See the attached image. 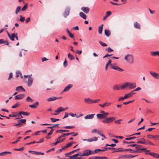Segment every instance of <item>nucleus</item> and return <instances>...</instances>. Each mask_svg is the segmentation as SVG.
<instances>
[{"instance_id": "69168bd1", "label": "nucleus", "mask_w": 159, "mask_h": 159, "mask_svg": "<svg viewBox=\"0 0 159 159\" xmlns=\"http://www.w3.org/2000/svg\"><path fill=\"white\" fill-rule=\"evenodd\" d=\"M21 137H19L18 138V139L17 140H16V141L14 142H12V144H15V143H17L18 141H19V139H21Z\"/></svg>"}, {"instance_id": "aec40b11", "label": "nucleus", "mask_w": 159, "mask_h": 159, "mask_svg": "<svg viewBox=\"0 0 159 159\" xmlns=\"http://www.w3.org/2000/svg\"><path fill=\"white\" fill-rule=\"evenodd\" d=\"M73 86V85L72 84H69L66 86L63 90L62 92H66L68 91Z\"/></svg>"}, {"instance_id": "603ef678", "label": "nucleus", "mask_w": 159, "mask_h": 159, "mask_svg": "<svg viewBox=\"0 0 159 159\" xmlns=\"http://www.w3.org/2000/svg\"><path fill=\"white\" fill-rule=\"evenodd\" d=\"M157 154V153L154 152H151L150 153L149 155L154 157H156Z\"/></svg>"}, {"instance_id": "0e129e2a", "label": "nucleus", "mask_w": 159, "mask_h": 159, "mask_svg": "<svg viewBox=\"0 0 159 159\" xmlns=\"http://www.w3.org/2000/svg\"><path fill=\"white\" fill-rule=\"evenodd\" d=\"M122 120H121V119H120V120H115L114 121V122H115V123L118 124H120V121H121Z\"/></svg>"}, {"instance_id": "e433bc0d", "label": "nucleus", "mask_w": 159, "mask_h": 159, "mask_svg": "<svg viewBox=\"0 0 159 159\" xmlns=\"http://www.w3.org/2000/svg\"><path fill=\"white\" fill-rule=\"evenodd\" d=\"M12 115H9V116L11 117H16L18 116H19V115H18L17 114V112H12Z\"/></svg>"}, {"instance_id": "dca6fc26", "label": "nucleus", "mask_w": 159, "mask_h": 159, "mask_svg": "<svg viewBox=\"0 0 159 159\" xmlns=\"http://www.w3.org/2000/svg\"><path fill=\"white\" fill-rule=\"evenodd\" d=\"M25 95L24 94H20L18 95L15 97V99L16 100L21 99H23Z\"/></svg>"}, {"instance_id": "412c9836", "label": "nucleus", "mask_w": 159, "mask_h": 159, "mask_svg": "<svg viewBox=\"0 0 159 159\" xmlns=\"http://www.w3.org/2000/svg\"><path fill=\"white\" fill-rule=\"evenodd\" d=\"M39 104V103L38 102H36L35 103H33V104L29 105V106L32 108L35 109L37 107Z\"/></svg>"}, {"instance_id": "bf43d9fd", "label": "nucleus", "mask_w": 159, "mask_h": 159, "mask_svg": "<svg viewBox=\"0 0 159 159\" xmlns=\"http://www.w3.org/2000/svg\"><path fill=\"white\" fill-rule=\"evenodd\" d=\"M144 152H145V154L146 155H149L150 153L151 152H150V150H147L146 149L145 150H143Z\"/></svg>"}, {"instance_id": "1a4fd4ad", "label": "nucleus", "mask_w": 159, "mask_h": 159, "mask_svg": "<svg viewBox=\"0 0 159 159\" xmlns=\"http://www.w3.org/2000/svg\"><path fill=\"white\" fill-rule=\"evenodd\" d=\"M81 153H77L74 154L73 156H70V157L71 159H85V158L82 157H80V155H81Z\"/></svg>"}, {"instance_id": "7c9ffc66", "label": "nucleus", "mask_w": 159, "mask_h": 159, "mask_svg": "<svg viewBox=\"0 0 159 159\" xmlns=\"http://www.w3.org/2000/svg\"><path fill=\"white\" fill-rule=\"evenodd\" d=\"M141 141H138L136 143H141L142 144H144L145 143V139L143 138L141 139Z\"/></svg>"}, {"instance_id": "39448f33", "label": "nucleus", "mask_w": 159, "mask_h": 159, "mask_svg": "<svg viewBox=\"0 0 159 159\" xmlns=\"http://www.w3.org/2000/svg\"><path fill=\"white\" fill-rule=\"evenodd\" d=\"M116 119L114 117H111L106 118L102 120V122L106 123H109L111 122Z\"/></svg>"}, {"instance_id": "7ed1b4c3", "label": "nucleus", "mask_w": 159, "mask_h": 159, "mask_svg": "<svg viewBox=\"0 0 159 159\" xmlns=\"http://www.w3.org/2000/svg\"><path fill=\"white\" fill-rule=\"evenodd\" d=\"M125 60L130 63H132L134 61L133 56L131 54H127L125 57Z\"/></svg>"}, {"instance_id": "a18cd8bd", "label": "nucleus", "mask_w": 159, "mask_h": 159, "mask_svg": "<svg viewBox=\"0 0 159 159\" xmlns=\"http://www.w3.org/2000/svg\"><path fill=\"white\" fill-rule=\"evenodd\" d=\"M113 89L114 90H119L120 89H121L120 87V88H118L117 85L115 84L114 85L113 87Z\"/></svg>"}, {"instance_id": "13d9d810", "label": "nucleus", "mask_w": 159, "mask_h": 159, "mask_svg": "<svg viewBox=\"0 0 159 159\" xmlns=\"http://www.w3.org/2000/svg\"><path fill=\"white\" fill-rule=\"evenodd\" d=\"M75 52L76 53H77L79 54H80L82 53V50H72Z\"/></svg>"}, {"instance_id": "c756f323", "label": "nucleus", "mask_w": 159, "mask_h": 159, "mask_svg": "<svg viewBox=\"0 0 159 159\" xmlns=\"http://www.w3.org/2000/svg\"><path fill=\"white\" fill-rule=\"evenodd\" d=\"M103 26V25L102 24L98 27V32L99 34H101L102 33Z\"/></svg>"}, {"instance_id": "72a5a7b5", "label": "nucleus", "mask_w": 159, "mask_h": 159, "mask_svg": "<svg viewBox=\"0 0 159 159\" xmlns=\"http://www.w3.org/2000/svg\"><path fill=\"white\" fill-rule=\"evenodd\" d=\"M19 114H22L24 116H28L30 115V113L28 112L21 111L19 112Z\"/></svg>"}, {"instance_id": "3c124183", "label": "nucleus", "mask_w": 159, "mask_h": 159, "mask_svg": "<svg viewBox=\"0 0 159 159\" xmlns=\"http://www.w3.org/2000/svg\"><path fill=\"white\" fill-rule=\"evenodd\" d=\"M20 9V6H18L16 9L15 14H17L19 12Z\"/></svg>"}, {"instance_id": "6ab92c4d", "label": "nucleus", "mask_w": 159, "mask_h": 159, "mask_svg": "<svg viewBox=\"0 0 159 159\" xmlns=\"http://www.w3.org/2000/svg\"><path fill=\"white\" fill-rule=\"evenodd\" d=\"M135 94V93L134 92H133V91H131L128 93L126 94L125 96L126 99L132 97L133 96V95Z\"/></svg>"}, {"instance_id": "680f3d73", "label": "nucleus", "mask_w": 159, "mask_h": 159, "mask_svg": "<svg viewBox=\"0 0 159 159\" xmlns=\"http://www.w3.org/2000/svg\"><path fill=\"white\" fill-rule=\"evenodd\" d=\"M127 155H121L119 156V158H127Z\"/></svg>"}, {"instance_id": "f704fd0d", "label": "nucleus", "mask_w": 159, "mask_h": 159, "mask_svg": "<svg viewBox=\"0 0 159 159\" xmlns=\"http://www.w3.org/2000/svg\"><path fill=\"white\" fill-rule=\"evenodd\" d=\"M150 53L153 56H159V51L151 52Z\"/></svg>"}, {"instance_id": "58836bf2", "label": "nucleus", "mask_w": 159, "mask_h": 159, "mask_svg": "<svg viewBox=\"0 0 159 159\" xmlns=\"http://www.w3.org/2000/svg\"><path fill=\"white\" fill-rule=\"evenodd\" d=\"M144 144H146V145H154V144L150 142V141L149 140H145V143Z\"/></svg>"}, {"instance_id": "c03bdc74", "label": "nucleus", "mask_w": 159, "mask_h": 159, "mask_svg": "<svg viewBox=\"0 0 159 159\" xmlns=\"http://www.w3.org/2000/svg\"><path fill=\"white\" fill-rule=\"evenodd\" d=\"M20 19L19 20L21 22H23L25 20V18L23 17L21 15L20 16Z\"/></svg>"}, {"instance_id": "de8ad7c7", "label": "nucleus", "mask_w": 159, "mask_h": 159, "mask_svg": "<svg viewBox=\"0 0 159 159\" xmlns=\"http://www.w3.org/2000/svg\"><path fill=\"white\" fill-rule=\"evenodd\" d=\"M153 139L154 140H159V135H154L153 138Z\"/></svg>"}, {"instance_id": "b1692460", "label": "nucleus", "mask_w": 159, "mask_h": 159, "mask_svg": "<svg viewBox=\"0 0 159 159\" xmlns=\"http://www.w3.org/2000/svg\"><path fill=\"white\" fill-rule=\"evenodd\" d=\"M16 90L17 91L25 92V90L22 86H19L17 87Z\"/></svg>"}, {"instance_id": "f257e3e1", "label": "nucleus", "mask_w": 159, "mask_h": 159, "mask_svg": "<svg viewBox=\"0 0 159 159\" xmlns=\"http://www.w3.org/2000/svg\"><path fill=\"white\" fill-rule=\"evenodd\" d=\"M136 84L135 83L126 82L120 86L121 89H124L127 88L133 89L136 88Z\"/></svg>"}, {"instance_id": "a878e982", "label": "nucleus", "mask_w": 159, "mask_h": 159, "mask_svg": "<svg viewBox=\"0 0 159 159\" xmlns=\"http://www.w3.org/2000/svg\"><path fill=\"white\" fill-rule=\"evenodd\" d=\"M85 102L88 104L92 103V100L91 99L88 98H85L84 99Z\"/></svg>"}, {"instance_id": "09e8293b", "label": "nucleus", "mask_w": 159, "mask_h": 159, "mask_svg": "<svg viewBox=\"0 0 159 159\" xmlns=\"http://www.w3.org/2000/svg\"><path fill=\"white\" fill-rule=\"evenodd\" d=\"M72 145V143H70L68 144H67L65 146H64L65 148H69Z\"/></svg>"}, {"instance_id": "4d7b16f0", "label": "nucleus", "mask_w": 159, "mask_h": 159, "mask_svg": "<svg viewBox=\"0 0 159 159\" xmlns=\"http://www.w3.org/2000/svg\"><path fill=\"white\" fill-rule=\"evenodd\" d=\"M99 43L103 47H106L107 46V45L105 43H104L101 41H99Z\"/></svg>"}, {"instance_id": "423d86ee", "label": "nucleus", "mask_w": 159, "mask_h": 159, "mask_svg": "<svg viewBox=\"0 0 159 159\" xmlns=\"http://www.w3.org/2000/svg\"><path fill=\"white\" fill-rule=\"evenodd\" d=\"M116 119L114 117H111L106 118L102 120V122L106 123H109L111 122Z\"/></svg>"}, {"instance_id": "5fc2aeb1", "label": "nucleus", "mask_w": 159, "mask_h": 159, "mask_svg": "<svg viewBox=\"0 0 159 159\" xmlns=\"http://www.w3.org/2000/svg\"><path fill=\"white\" fill-rule=\"evenodd\" d=\"M154 135H151V134H148L147 135V137L148 139H153L154 138Z\"/></svg>"}, {"instance_id": "c9c22d12", "label": "nucleus", "mask_w": 159, "mask_h": 159, "mask_svg": "<svg viewBox=\"0 0 159 159\" xmlns=\"http://www.w3.org/2000/svg\"><path fill=\"white\" fill-rule=\"evenodd\" d=\"M16 77L18 78L19 76H20L21 78H23V77L22 76V75L21 73L19 71H17L16 73Z\"/></svg>"}, {"instance_id": "0eeeda50", "label": "nucleus", "mask_w": 159, "mask_h": 159, "mask_svg": "<svg viewBox=\"0 0 159 159\" xmlns=\"http://www.w3.org/2000/svg\"><path fill=\"white\" fill-rule=\"evenodd\" d=\"M28 77V86H30L32 84L33 82V79L31 77V75H24V78H26Z\"/></svg>"}, {"instance_id": "6e6d98bb", "label": "nucleus", "mask_w": 159, "mask_h": 159, "mask_svg": "<svg viewBox=\"0 0 159 159\" xmlns=\"http://www.w3.org/2000/svg\"><path fill=\"white\" fill-rule=\"evenodd\" d=\"M27 8V4L26 3L24 7L22 8L21 10L22 11H24Z\"/></svg>"}, {"instance_id": "f3484780", "label": "nucleus", "mask_w": 159, "mask_h": 159, "mask_svg": "<svg viewBox=\"0 0 159 159\" xmlns=\"http://www.w3.org/2000/svg\"><path fill=\"white\" fill-rule=\"evenodd\" d=\"M95 115V114H94L88 115L84 116V119H92L93 118Z\"/></svg>"}, {"instance_id": "f8f14e48", "label": "nucleus", "mask_w": 159, "mask_h": 159, "mask_svg": "<svg viewBox=\"0 0 159 159\" xmlns=\"http://www.w3.org/2000/svg\"><path fill=\"white\" fill-rule=\"evenodd\" d=\"M151 75L155 79L159 80V74L155 72H152L151 71L149 72Z\"/></svg>"}, {"instance_id": "49530a36", "label": "nucleus", "mask_w": 159, "mask_h": 159, "mask_svg": "<svg viewBox=\"0 0 159 159\" xmlns=\"http://www.w3.org/2000/svg\"><path fill=\"white\" fill-rule=\"evenodd\" d=\"M26 122V120L25 119H20L19 120L18 122L20 123H22L25 124V122Z\"/></svg>"}, {"instance_id": "a19ab883", "label": "nucleus", "mask_w": 159, "mask_h": 159, "mask_svg": "<svg viewBox=\"0 0 159 159\" xmlns=\"http://www.w3.org/2000/svg\"><path fill=\"white\" fill-rule=\"evenodd\" d=\"M26 101L27 102H32L34 101V100L32 99L29 96L27 97L26 99Z\"/></svg>"}, {"instance_id": "774afa93", "label": "nucleus", "mask_w": 159, "mask_h": 159, "mask_svg": "<svg viewBox=\"0 0 159 159\" xmlns=\"http://www.w3.org/2000/svg\"><path fill=\"white\" fill-rule=\"evenodd\" d=\"M67 65V62L66 61V59H65V61H64L63 63V65L64 67H66Z\"/></svg>"}, {"instance_id": "ddd939ff", "label": "nucleus", "mask_w": 159, "mask_h": 159, "mask_svg": "<svg viewBox=\"0 0 159 159\" xmlns=\"http://www.w3.org/2000/svg\"><path fill=\"white\" fill-rule=\"evenodd\" d=\"M98 137H95L93 138H92L88 139H83V141H87L89 142H91L93 141H96L98 140Z\"/></svg>"}, {"instance_id": "20e7f679", "label": "nucleus", "mask_w": 159, "mask_h": 159, "mask_svg": "<svg viewBox=\"0 0 159 159\" xmlns=\"http://www.w3.org/2000/svg\"><path fill=\"white\" fill-rule=\"evenodd\" d=\"M92 154H93V151H92L90 149H87L84 150L83 151V153L80 155V156L83 157L84 156H88Z\"/></svg>"}, {"instance_id": "8fccbe9b", "label": "nucleus", "mask_w": 159, "mask_h": 159, "mask_svg": "<svg viewBox=\"0 0 159 159\" xmlns=\"http://www.w3.org/2000/svg\"><path fill=\"white\" fill-rule=\"evenodd\" d=\"M50 119L51 121L53 122H55L56 121L59 120V119H55L52 118H50Z\"/></svg>"}, {"instance_id": "338daca9", "label": "nucleus", "mask_w": 159, "mask_h": 159, "mask_svg": "<svg viewBox=\"0 0 159 159\" xmlns=\"http://www.w3.org/2000/svg\"><path fill=\"white\" fill-rule=\"evenodd\" d=\"M126 99L125 96L124 97H120L118 99V101H120L121 100H123Z\"/></svg>"}, {"instance_id": "bb28decb", "label": "nucleus", "mask_w": 159, "mask_h": 159, "mask_svg": "<svg viewBox=\"0 0 159 159\" xmlns=\"http://www.w3.org/2000/svg\"><path fill=\"white\" fill-rule=\"evenodd\" d=\"M104 33L105 34L107 37H109L111 35V32L109 30L105 29L104 30Z\"/></svg>"}, {"instance_id": "37998d69", "label": "nucleus", "mask_w": 159, "mask_h": 159, "mask_svg": "<svg viewBox=\"0 0 159 159\" xmlns=\"http://www.w3.org/2000/svg\"><path fill=\"white\" fill-rule=\"evenodd\" d=\"M68 57L71 60L74 59V57L71 54H70V53H69L68 54Z\"/></svg>"}, {"instance_id": "5701e85b", "label": "nucleus", "mask_w": 159, "mask_h": 159, "mask_svg": "<svg viewBox=\"0 0 159 159\" xmlns=\"http://www.w3.org/2000/svg\"><path fill=\"white\" fill-rule=\"evenodd\" d=\"M81 10L86 14L88 13L89 11V9L88 7H82Z\"/></svg>"}, {"instance_id": "393cba45", "label": "nucleus", "mask_w": 159, "mask_h": 159, "mask_svg": "<svg viewBox=\"0 0 159 159\" xmlns=\"http://www.w3.org/2000/svg\"><path fill=\"white\" fill-rule=\"evenodd\" d=\"M129 151L130 153L136 152V151L135 150H132L131 149H126L124 150H121L118 151L119 152L120 151Z\"/></svg>"}, {"instance_id": "052dcab7", "label": "nucleus", "mask_w": 159, "mask_h": 159, "mask_svg": "<svg viewBox=\"0 0 159 159\" xmlns=\"http://www.w3.org/2000/svg\"><path fill=\"white\" fill-rule=\"evenodd\" d=\"M75 128L74 126H66L64 127V128L65 129H73Z\"/></svg>"}, {"instance_id": "2f4dec72", "label": "nucleus", "mask_w": 159, "mask_h": 159, "mask_svg": "<svg viewBox=\"0 0 159 159\" xmlns=\"http://www.w3.org/2000/svg\"><path fill=\"white\" fill-rule=\"evenodd\" d=\"M59 98H57L55 97H50L47 99V100L49 101H54L56 99H57Z\"/></svg>"}, {"instance_id": "cd10ccee", "label": "nucleus", "mask_w": 159, "mask_h": 159, "mask_svg": "<svg viewBox=\"0 0 159 159\" xmlns=\"http://www.w3.org/2000/svg\"><path fill=\"white\" fill-rule=\"evenodd\" d=\"M111 104L110 102H107L104 103L103 104H99V106L102 107H106L110 106Z\"/></svg>"}, {"instance_id": "2eb2a0df", "label": "nucleus", "mask_w": 159, "mask_h": 159, "mask_svg": "<svg viewBox=\"0 0 159 159\" xmlns=\"http://www.w3.org/2000/svg\"><path fill=\"white\" fill-rule=\"evenodd\" d=\"M7 33L9 39H11L12 41H14V38L16 37V33H13L11 34V35L8 32H7Z\"/></svg>"}, {"instance_id": "f03ea898", "label": "nucleus", "mask_w": 159, "mask_h": 159, "mask_svg": "<svg viewBox=\"0 0 159 159\" xmlns=\"http://www.w3.org/2000/svg\"><path fill=\"white\" fill-rule=\"evenodd\" d=\"M111 60H109L108 62L107 63L105 66V70H107L108 66L110 65L111 68L112 69L116 70L119 71H124V70L123 69L118 67L116 65L111 64Z\"/></svg>"}, {"instance_id": "864d4df0", "label": "nucleus", "mask_w": 159, "mask_h": 159, "mask_svg": "<svg viewBox=\"0 0 159 159\" xmlns=\"http://www.w3.org/2000/svg\"><path fill=\"white\" fill-rule=\"evenodd\" d=\"M61 138H59V137L57 139V140H58V142H59V143H61L62 142H63L65 139H61Z\"/></svg>"}, {"instance_id": "6e6552de", "label": "nucleus", "mask_w": 159, "mask_h": 159, "mask_svg": "<svg viewBox=\"0 0 159 159\" xmlns=\"http://www.w3.org/2000/svg\"><path fill=\"white\" fill-rule=\"evenodd\" d=\"M109 113L105 114H98L97 115V117L98 119L101 120L107 118Z\"/></svg>"}, {"instance_id": "9d476101", "label": "nucleus", "mask_w": 159, "mask_h": 159, "mask_svg": "<svg viewBox=\"0 0 159 159\" xmlns=\"http://www.w3.org/2000/svg\"><path fill=\"white\" fill-rule=\"evenodd\" d=\"M70 9V8L69 7H67L66 8L63 13V16L65 18H66L67 16L69 15Z\"/></svg>"}, {"instance_id": "9b49d317", "label": "nucleus", "mask_w": 159, "mask_h": 159, "mask_svg": "<svg viewBox=\"0 0 159 159\" xmlns=\"http://www.w3.org/2000/svg\"><path fill=\"white\" fill-rule=\"evenodd\" d=\"M140 146H141L138 145V146H136V147H135V148L136 149L135 150L137 151L136 152H143V150H145L147 149V148H141L139 147Z\"/></svg>"}, {"instance_id": "ea45409f", "label": "nucleus", "mask_w": 159, "mask_h": 159, "mask_svg": "<svg viewBox=\"0 0 159 159\" xmlns=\"http://www.w3.org/2000/svg\"><path fill=\"white\" fill-rule=\"evenodd\" d=\"M69 131V130H63V129H60L57 130L56 132L57 133H62L63 132H68Z\"/></svg>"}, {"instance_id": "473e14b6", "label": "nucleus", "mask_w": 159, "mask_h": 159, "mask_svg": "<svg viewBox=\"0 0 159 159\" xmlns=\"http://www.w3.org/2000/svg\"><path fill=\"white\" fill-rule=\"evenodd\" d=\"M79 15L81 17L83 18V19H86V15L83 12H80V13Z\"/></svg>"}, {"instance_id": "a211bd4d", "label": "nucleus", "mask_w": 159, "mask_h": 159, "mask_svg": "<svg viewBox=\"0 0 159 159\" xmlns=\"http://www.w3.org/2000/svg\"><path fill=\"white\" fill-rule=\"evenodd\" d=\"M61 111H62V107H59L55 111V112H56L55 114H53L54 115H58L60 112Z\"/></svg>"}, {"instance_id": "4be33fe9", "label": "nucleus", "mask_w": 159, "mask_h": 159, "mask_svg": "<svg viewBox=\"0 0 159 159\" xmlns=\"http://www.w3.org/2000/svg\"><path fill=\"white\" fill-rule=\"evenodd\" d=\"M134 27L136 29L140 30L141 29L140 25L137 22H135L134 23Z\"/></svg>"}, {"instance_id": "e2e57ef3", "label": "nucleus", "mask_w": 159, "mask_h": 159, "mask_svg": "<svg viewBox=\"0 0 159 159\" xmlns=\"http://www.w3.org/2000/svg\"><path fill=\"white\" fill-rule=\"evenodd\" d=\"M23 125V124L22 123H20L19 122L18 124H16L14 125V126H18V127H20Z\"/></svg>"}, {"instance_id": "c85d7f7f", "label": "nucleus", "mask_w": 159, "mask_h": 159, "mask_svg": "<svg viewBox=\"0 0 159 159\" xmlns=\"http://www.w3.org/2000/svg\"><path fill=\"white\" fill-rule=\"evenodd\" d=\"M74 134V133L73 132H71L70 133L63 134L62 135H61V136H60L59 137V138H61L65 136H68V135L71 134Z\"/></svg>"}, {"instance_id": "4c0bfd02", "label": "nucleus", "mask_w": 159, "mask_h": 159, "mask_svg": "<svg viewBox=\"0 0 159 159\" xmlns=\"http://www.w3.org/2000/svg\"><path fill=\"white\" fill-rule=\"evenodd\" d=\"M4 44L5 45H8L9 43L7 41H4V40L1 39H0V44Z\"/></svg>"}, {"instance_id": "4468645a", "label": "nucleus", "mask_w": 159, "mask_h": 159, "mask_svg": "<svg viewBox=\"0 0 159 159\" xmlns=\"http://www.w3.org/2000/svg\"><path fill=\"white\" fill-rule=\"evenodd\" d=\"M107 149V147H105L103 149H95L94 151H93V154H95L96 153H98L99 152H103L106 151Z\"/></svg>"}, {"instance_id": "79ce46f5", "label": "nucleus", "mask_w": 159, "mask_h": 159, "mask_svg": "<svg viewBox=\"0 0 159 159\" xmlns=\"http://www.w3.org/2000/svg\"><path fill=\"white\" fill-rule=\"evenodd\" d=\"M76 151V150H73V151L67 153L65 154V155H66L65 156L66 157H70V156H67V155L68 154H71L75 152Z\"/></svg>"}]
</instances>
